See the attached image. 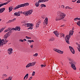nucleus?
I'll list each match as a JSON object with an SVG mask.
<instances>
[{"instance_id": "f257e3e1", "label": "nucleus", "mask_w": 80, "mask_h": 80, "mask_svg": "<svg viewBox=\"0 0 80 80\" xmlns=\"http://www.w3.org/2000/svg\"><path fill=\"white\" fill-rule=\"evenodd\" d=\"M58 13L59 16L56 18V21L61 20L62 19H63L65 18V17L66 16V15L65 13L61 12H59Z\"/></svg>"}, {"instance_id": "f03ea898", "label": "nucleus", "mask_w": 80, "mask_h": 80, "mask_svg": "<svg viewBox=\"0 0 80 80\" xmlns=\"http://www.w3.org/2000/svg\"><path fill=\"white\" fill-rule=\"evenodd\" d=\"M73 31H70L69 32V35H68L66 36L65 38V40L66 42L68 43V44H70V42H69V40H70V38L71 37V35H73Z\"/></svg>"}, {"instance_id": "7ed1b4c3", "label": "nucleus", "mask_w": 80, "mask_h": 80, "mask_svg": "<svg viewBox=\"0 0 80 80\" xmlns=\"http://www.w3.org/2000/svg\"><path fill=\"white\" fill-rule=\"evenodd\" d=\"M29 5V3H27L18 5V6L14 8V10H17V9H18V8H21V7H26V6H27V5Z\"/></svg>"}, {"instance_id": "20e7f679", "label": "nucleus", "mask_w": 80, "mask_h": 80, "mask_svg": "<svg viewBox=\"0 0 80 80\" xmlns=\"http://www.w3.org/2000/svg\"><path fill=\"white\" fill-rule=\"evenodd\" d=\"M49 0H39L38 1V2H36L35 3V5L36 7H39L40 5V4L39 3L43 2H48Z\"/></svg>"}, {"instance_id": "39448f33", "label": "nucleus", "mask_w": 80, "mask_h": 80, "mask_svg": "<svg viewBox=\"0 0 80 80\" xmlns=\"http://www.w3.org/2000/svg\"><path fill=\"white\" fill-rule=\"evenodd\" d=\"M69 62L70 64L71 65V67L75 70H76V68L75 67V65L74 64V61L72 60H70Z\"/></svg>"}, {"instance_id": "423d86ee", "label": "nucleus", "mask_w": 80, "mask_h": 80, "mask_svg": "<svg viewBox=\"0 0 80 80\" xmlns=\"http://www.w3.org/2000/svg\"><path fill=\"white\" fill-rule=\"evenodd\" d=\"M3 42H4V44H6L7 42H8V40H6V39H3L2 41L0 40V47L3 45Z\"/></svg>"}, {"instance_id": "0eeeda50", "label": "nucleus", "mask_w": 80, "mask_h": 80, "mask_svg": "<svg viewBox=\"0 0 80 80\" xmlns=\"http://www.w3.org/2000/svg\"><path fill=\"white\" fill-rule=\"evenodd\" d=\"M27 27H29V28H28V29L29 30L30 29V30H32L33 29V24H30V23H27L25 24V25H27Z\"/></svg>"}, {"instance_id": "6e6552de", "label": "nucleus", "mask_w": 80, "mask_h": 80, "mask_svg": "<svg viewBox=\"0 0 80 80\" xmlns=\"http://www.w3.org/2000/svg\"><path fill=\"white\" fill-rule=\"evenodd\" d=\"M54 51L55 52H58L59 53H60V54H63V51H60L58 49H54Z\"/></svg>"}, {"instance_id": "1a4fd4ad", "label": "nucleus", "mask_w": 80, "mask_h": 80, "mask_svg": "<svg viewBox=\"0 0 80 80\" xmlns=\"http://www.w3.org/2000/svg\"><path fill=\"white\" fill-rule=\"evenodd\" d=\"M8 52L9 55H11L13 53V49L9 48L8 50Z\"/></svg>"}, {"instance_id": "9d476101", "label": "nucleus", "mask_w": 80, "mask_h": 80, "mask_svg": "<svg viewBox=\"0 0 80 80\" xmlns=\"http://www.w3.org/2000/svg\"><path fill=\"white\" fill-rule=\"evenodd\" d=\"M69 48L72 53H73V54H74L75 53V50H74L73 48L71 46H69Z\"/></svg>"}, {"instance_id": "9b49d317", "label": "nucleus", "mask_w": 80, "mask_h": 80, "mask_svg": "<svg viewBox=\"0 0 80 80\" xmlns=\"http://www.w3.org/2000/svg\"><path fill=\"white\" fill-rule=\"evenodd\" d=\"M44 25H47L48 23V18H46L44 20V21L43 23Z\"/></svg>"}, {"instance_id": "f8f14e48", "label": "nucleus", "mask_w": 80, "mask_h": 80, "mask_svg": "<svg viewBox=\"0 0 80 80\" xmlns=\"http://www.w3.org/2000/svg\"><path fill=\"white\" fill-rule=\"evenodd\" d=\"M14 16L19 17V16H20V14H19L18 12H16L14 13Z\"/></svg>"}, {"instance_id": "ddd939ff", "label": "nucleus", "mask_w": 80, "mask_h": 80, "mask_svg": "<svg viewBox=\"0 0 80 80\" xmlns=\"http://www.w3.org/2000/svg\"><path fill=\"white\" fill-rule=\"evenodd\" d=\"M53 33L57 37H58V35H59V33H58L57 31H54Z\"/></svg>"}, {"instance_id": "4468645a", "label": "nucleus", "mask_w": 80, "mask_h": 80, "mask_svg": "<svg viewBox=\"0 0 80 80\" xmlns=\"http://www.w3.org/2000/svg\"><path fill=\"white\" fill-rule=\"evenodd\" d=\"M22 14L25 15V16H28V15H28V11H25L24 12H23Z\"/></svg>"}, {"instance_id": "2eb2a0df", "label": "nucleus", "mask_w": 80, "mask_h": 80, "mask_svg": "<svg viewBox=\"0 0 80 80\" xmlns=\"http://www.w3.org/2000/svg\"><path fill=\"white\" fill-rule=\"evenodd\" d=\"M5 10V8L0 9V13H3V12H4Z\"/></svg>"}, {"instance_id": "dca6fc26", "label": "nucleus", "mask_w": 80, "mask_h": 80, "mask_svg": "<svg viewBox=\"0 0 80 80\" xmlns=\"http://www.w3.org/2000/svg\"><path fill=\"white\" fill-rule=\"evenodd\" d=\"M28 14L29 15H30L32 13V12H33V10L32 9L28 11Z\"/></svg>"}, {"instance_id": "f3484780", "label": "nucleus", "mask_w": 80, "mask_h": 80, "mask_svg": "<svg viewBox=\"0 0 80 80\" xmlns=\"http://www.w3.org/2000/svg\"><path fill=\"white\" fill-rule=\"evenodd\" d=\"M16 20V18H15L12 20H9L8 22L7 23H11L12 22H14V21H15V20Z\"/></svg>"}, {"instance_id": "a211bd4d", "label": "nucleus", "mask_w": 80, "mask_h": 80, "mask_svg": "<svg viewBox=\"0 0 80 80\" xmlns=\"http://www.w3.org/2000/svg\"><path fill=\"white\" fill-rule=\"evenodd\" d=\"M40 21H39L38 23H37L36 27H37L38 28L39 27V25H40Z\"/></svg>"}, {"instance_id": "6ab92c4d", "label": "nucleus", "mask_w": 80, "mask_h": 80, "mask_svg": "<svg viewBox=\"0 0 80 80\" xmlns=\"http://www.w3.org/2000/svg\"><path fill=\"white\" fill-rule=\"evenodd\" d=\"M8 37H9V35H8L7 33H6L4 36V39H6V38H8Z\"/></svg>"}, {"instance_id": "aec40b11", "label": "nucleus", "mask_w": 80, "mask_h": 80, "mask_svg": "<svg viewBox=\"0 0 80 80\" xmlns=\"http://www.w3.org/2000/svg\"><path fill=\"white\" fill-rule=\"evenodd\" d=\"M12 9H13V7L11 6L9 8V12H10L11 11H12Z\"/></svg>"}, {"instance_id": "412c9836", "label": "nucleus", "mask_w": 80, "mask_h": 80, "mask_svg": "<svg viewBox=\"0 0 80 80\" xmlns=\"http://www.w3.org/2000/svg\"><path fill=\"white\" fill-rule=\"evenodd\" d=\"M31 66H32L31 64V63H30L26 66V68H28V67H31Z\"/></svg>"}, {"instance_id": "4be33fe9", "label": "nucleus", "mask_w": 80, "mask_h": 80, "mask_svg": "<svg viewBox=\"0 0 80 80\" xmlns=\"http://www.w3.org/2000/svg\"><path fill=\"white\" fill-rule=\"evenodd\" d=\"M16 30H18V31H20V27H16Z\"/></svg>"}, {"instance_id": "5701e85b", "label": "nucleus", "mask_w": 80, "mask_h": 80, "mask_svg": "<svg viewBox=\"0 0 80 80\" xmlns=\"http://www.w3.org/2000/svg\"><path fill=\"white\" fill-rule=\"evenodd\" d=\"M31 65V66H33V65H34L35 63H36V62H34L32 63H30Z\"/></svg>"}, {"instance_id": "b1692460", "label": "nucleus", "mask_w": 80, "mask_h": 80, "mask_svg": "<svg viewBox=\"0 0 80 80\" xmlns=\"http://www.w3.org/2000/svg\"><path fill=\"white\" fill-rule=\"evenodd\" d=\"M11 32H12V31H10L7 33L8 35L9 36H10V35H11Z\"/></svg>"}, {"instance_id": "393cba45", "label": "nucleus", "mask_w": 80, "mask_h": 80, "mask_svg": "<svg viewBox=\"0 0 80 80\" xmlns=\"http://www.w3.org/2000/svg\"><path fill=\"white\" fill-rule=\"evenodd\" d=\"M28 42H30V43H32V42H34V41L33 40H28Z\"/></svg>"}, {"instance_id": "a878e982", "label": "nucleus", "mask_w": 80, "mask_h": 80, "mask_svg": "<svg viewBox=\"0 0 80 80\" xmlns=\"http://www.w3.org/2000/svg\"><path fill=\"white\" fill-rule=\"evenodd\" d=\"M42 7H46V5L44 4H42L41 5Z\"/></svg>"}, {"instance_id": "bb28decb", "label": "nucleus", "mask_w": 80, "mask_h": 80, "mask_svg": "<svg viewBox=\"0 0 80 80\" xmlns=\"http://www.w3.org/2000/svg\"><path fill=\"white\" fill-rule=\"evenodd\" d=\"M25 77H26V79H27V78H28V74H26Z\"/></svg>"}, {"instance_id": "cd10ccee", "label": "nucleus", "mask_w": 80, "mask_h": 80, "mask_svg": "<svg viewBox=\"0 0 80 80\" xmlns=\"http://www.w3.org/2000/svg\"><path fill=\"white\" fill-rule=\"evenodd\" d=\"M77 25H79V27H80V21H78L77 23Z\"/></svg>"}, {"instance_id": "c85d7f7f", "label": "nucleus", "mask_w": 80, "mask_h": 80, "mask_svg": "<svg viewBox=\"0 0 80 80\" xmlns=\"http://www.w3.org/2000/svg\"><path fill=\"white\" fill-rule=\"evenodd\" d=\"M7 75L5 74H3L2 75V77H7Z\"/></svg>"}, {"instance_id": "c756f323", "label": "nucleus", "mask_w": 80, "mask_h": 80, "mask_svg": "<svg viewBox=\"0 0 80 80\" xmlns=\"http://www.w3.org/2000/svg\"><path fill=\"white\" fill-rule=\"evenodd\" d=\"M33 56H34V57H37L38 56V53H36L35 54L33 55Z\"/></svg>"}, {"instance_id": "7c9ffc66", "label": "nucleus", "mask_w": 80, "mask_h": 80, "mask_svg": "<svg viewBox=\"0 0 80 80\" xmlns=\"http://www.w3.org/2000/svg\"><path fill=\"white\" fill-rule=\"evenodd\" d=\"M61 37H63V38L65 37V35L64 34H61Z\"/></svg>"}, {"instance_id": "2f4dec72", "label": "nucleus", "mask_w": 80, "mask_h": 80, "mask_svg": "<svg viewBox=\"0 0 80 80\" xmlns=\"http://www.w3.org/2000/svg\"><path fill=\"white\" fill-rule=\"evenodd\" d=\"M55 40L54 38H52L49 40L50 41H53Z\"/></svg>"}, {"instance_id": "473e14b6", "label": "nucleus", "mask_w": 80, "mask_h": 80, "mask_svg": "<svg viewBox=\"0 0 80 80\" xmlns=\"http://www.w3.org/2000/svg\"><path fill=\"white\" fill-rule=\"evenodd\" d=\"M74 21H77V20H78V18H75L74 19Z\"/></svg>"}, {"instance_id": "72a5a7b5", "label": "nucleus", "mask_w": 80, "mask_h": 80, "mask_svg": "<svg viewBox=\"0 0 80 80\" xmlns=\"http://www.w3.org/2000/svg\"><path fill=\"white\" fill-rule=\"evenodd\" d=\"M35 72L33 71L32 72V76H34V75H35Z\"/></svg>"}, {"instance_id": "f704fd0d", "label": "nucleus", "mask_w": 80, "mask_h": 80, "mask_svg": "<svg viewBox=\"0 0 80 80\" xmlns=\"http://www.w3.org/2000/svg\"><path fill=\"white\" fill-rule=\"evenodd\" d=\"M26 38L27 39H31V38L27 36H26Z\"/></svg>"}, {"instance_id": "c9c22d12", "label": "nucleus", "mask_w": 80, "mask_h": 80, "mask_svg": "<svg viewBox=\"0 0 80 80\" xmlns=\"http://www.w3.org/2000/svg\"><path fill=\"white\" fill-rule=\"evenodd\" d=\"M12 77H9L7 79L8 80H12Z\"/></svg>"}, {"instance_id": "e433bc0d", "label": "nucleus", "mask_w": 80, "mask_h": 80, "mask_svg": "<svg viewBox=\"0 0 80 80\" xmlns=\"http://www.w3.org/2000/svg\"><path fill=\"white\" fill-rule=\"evenodd\" d=\"M7 3H8L7 2H6L5 3H3L2 4V6H3V5H5L7 4Z\"/></svg>"}, {"instance_id": "4c0bfd02", "label": "nucleus", "mask_w": 80, "mask_h": 80, "mask_svg": "<svg viewBox=\"0 0 80 80\" xmlns=\"http://www.w3.org/2000/svg\"><path fill=\"white\" fill-rule=\"evenodd\" d=\"M61 8L63 9L65 8V6L64 5H62L61 6Z\"/></svg>"}, {"instance_id": "58836bf2", "label": "nucleus", "mask_w": 80, "mask_h": 80, "mask_svg": "<svg viewBox=\"0 0 80 80\" xmlns=\"http://www.w3.org/2000/svg\"><path fill=\"white\" fill-rule=\"evenodd\" d=\"M41 67L42 68V67H45V66L44 65H41Z\"/></svg>"}, {"instance_id": "ea45409f", "label": "nucleus", "mask_w": 80, "mask_h": 80, "mask_svg": "<svg viewBox=\"0 0 80 80\" xmlns=\"http://www.w3.org/2000/svg\"><path fill=\"white\" fill-rule=\"evenodd\" d=\"M3 30H4V28H3L1 29L0 30V33H1V32H2L3 31Z\"/></svg>"}, {"instance_id": "a19ab883", "label": "nucleus", "mask_w": 80, "mask_h": 80, "mask_svg": "<svg viewBox=\"0 0 80 80\" xmlns=\"http://www.w3.org/2000/svg\"><path fill=\"white\" fill-rule=\"evenodd\" d=\"M19 42H23V40L22 39H20L19 40Z\"/></svg>"}, {"instance_id": "79ce46f5", "label": "nucleus", "mask_w": 80, "mask_h": 80, "mask_svg": "<svg viewBox=\"0 0 80 80\" xmlns=\"http://www.w3.org/2000/svg\"><path fill=\"white\" fill-rule=\"evenodd\" d=\"M42 18L44 19L45 18V16L44 15L42 16Z\"/></svg>"}, {"instance_id": "37998d69", "label": "nucleus", "mask_w": 80, "mask_h": 80, "mask_svg": "<svg viewBox=\"0 0 80 80\" xmlns=\"http://www.w3.org/2000/svg\"><path fill=\"white\" fill-rule=\"evenodd\" d=\"M18 12H19V14H22V13H23V12H22V11H19Z\"/></svg>"}, {"instance_id": "c03bdc74", "label": "nucleus", "mask_w": 80, "mask_h": 80, "mask_svg": "<svg viewBox=\"0 0 80 80\" xmlns=\"http://www.w3.org/2000/svg\"><path fill=\"white\" fill-rule=\"evenodd\" d=\"M77 3H80V0H78L77 1Z\"/></svg>"}, {"instance_id": "a18cd8bd", "label": "nucleus", "mask_w": 80, "mask_h": 80, "mask_svg": "<svg viewBox=\"0 0 80 80\" xmlns=\"http://www.w3.org/2000/svg\"><path fill=\"white\" fill-rule=\"evenodd\" d=\"M12 30H17V29L16 28H13L12 29Z\"/></svg>"}, {"instance_id": "49530a36", "label": "nucleus", "mask_w": 80, "mask_h": 80, "mask_svg": "<svg viewBox=\"0 0 80 80\" xmlns=\"http://www.w3.org/2000/svg\"><path fill=\"white\" fill-rule=\"evenodd\" d=\"M68 8V6H66L65 7V9L66 10V9H67V8Z\"/></svg>"}, {"instance_id": "de8ad7c7", "label": "nucleus", "mask_w": 80, "mask_h": 80, "mask_svg": "<svg viewBox=\"0 0 80 80\" xmlns=\"http://www.w3.org/2000/svg\"><path fill=\"white\" fill-rule=\"evenodd\" d=\"M8 29H6L5 31L4 32H8Z\"/></svg>"}, {"instance_id": "09e8293b", "label": "nucleus", "mask_w": 80, "mask_h": 80, "mask_svg": "<svg viewBox=\"0 0 80 80\" xmlns=\"http://www.w3.org/2000/svg\"><path fill=\"white\" fill-rule=\"evenodd\" d=\"M8 29H6L5 31L4 32H8Z\"/></svg>"}, {"instance_id": "8fccbe9b", "label": "nucleus", "mask_w": 80, "mask_h": 80, "mask_svg": "<svg viewBox=\"0 0 80 80\" xmlns=\"http://www.w3.org/2000/svg\"><path fill=\"white\" fill-rule=\"evenodd\" d=\"M30 47H31V48H33V45H31Z\"/></svg>"}, {"instance_id": "3c124183", "label": "nucleus", "mask_w": 80, "mask_h": 80, "mask_svg": "<svg viewBox=\"0 0 80 80\" xmlns=\"http://www.w3.org/2000/svg\"><path fill=\"white\" fill-rule=\"evenodd\" d=\"M32 77H31L28 80H32Z\"/></svg>"}, {"instance_id": "603ef678", "label": "nucleus", "mask_w": 80, "mask_h": 80, "mask_svg": "<svg viewBox=\"0 0 80 80\" xmlns=\"http://www.w3.org/2000/svg\"><path fill=\"white\" fill-rule=\"evenodd\" d=\"M10 2V1L9 0V1H8L7 2H6L7 3H7V4H8V3H9V2Z\"/></svg>"}, {"instance_id": "864d4df0", "label": "nucleus", "mask_w": 80, "mask_h": 80, "mask_svg": "<svg viewBox=\"0 0 80 80\" xmlns=\"http://www.w3.org/2000/svg\"><path fill=\"white\" fill-rule=\"evenodd\" d=\"M10 29H11L10 28H8V30L9 31V30H10Z\"/></svg>"}, {"instance_id": "5fc2aeb1", "label": "nucleus", "mask_w": 80, "mask_h": 80, "mask_svg": "<svg viewBox=\"0 0 80 80\" xmlns=\"http://www.w3.org/2000/svg\"><path fill=\"white\" fill-rule=\"evenodd\" d=\"M2 6H3L2 4H0V8L1 7H2Z\"/></svg>"}, {"instance_id": "6e6d98bb", "label": "nucleus", "mask_w": 80, "mask_h": 80, "mask_svg": "<svg viewBox=\"0 0 80 80\" xmlns=\"http://www.w3.org/2000/svg\"><path fill=\"white\" fill-rule=\"evenodd\" d=\"M76 1V0L75 1H73V0L72 1V2H75Z\"/></svg>"}, {"instance_id": "4d7b16f0", "label": "nucleus", "mask_w": 80, "mask_h": 80, "mask_svg": "<svg viewBox=\"0 0 80 80\" xmlns=\"http://www.w3.org/2000/svg\"><path fill=\"white\" fill-rule=\"evenodd\" d=\"M61 27H65V26L64 25H62L61 26Z\"/></svg>"}, {"instance_id": "13d9d810", "label": "nucleus", "mask_w": 80, "mask_h": 80, "mask_svg": "<svg viewBox=\"0 0 80 80\" xmlns=\"http://www.w3.org/2000/svg\"><path fill=\"white\" fill-rule=\"evenodd\" d=\"M24 40H25V41H27V40L26 39H24Z\"/></svg>"}, {"instance_id": "bf43d9fd", "label": "nucleus", "mask_w": 80, "mask_h": 80, "mask_svg": "<svg viewBox=\"0 0 80 80\" xmlns=\"http://www.w3.org/2000/svg\"><path fill=\"white\" fill-rule=\"evenodd\" d=\"M26 78V77H25V76L24 78V80H25V78Z\"/></svg>"}, {"instance_id": "052dcab7", "label": "nucleus", "mask_w": 80, "mask_h": 80, "mask_svg": "<svg viewBox=\"0 0 80 80\" xmlns=\"http://www.w3.org/2000/svg\"><path fill=\"white\" fill-rule=\"evenodd\" d=\"M78 20H80V18H78Z\"/></svg>"}, {"instance_id": "680f3d73", "label": "nucleus", "mask_w": 80, "mask_h": 80, "mask_svg": "<svg viewBox=\"0 0 80 80\" xmlns=\"http://www.w3.org/2000/svg\"><path fill=\"white\" fill-rule=\"evenodd\" d=\"M66 73H67V74H68V72H66Z\"/></svg>"}, {"instance_id": "e2e57ef3", "label": "nucleus", "mask_w": 80, "mask_h": 80, "mask_svg": "<svg viewBox=\"0 0 80 80\" xmlns=\"http://www.w3.org/2000/svg\"><path fill=\"white\" fill-rule=\"evenodd\" d=\"M70 8V9H72V8Z\"/></svg>"}, {"instance_id": "0e129e2a", "label": "nucleus", "mask_w": 80, "mask_h": 80, "mask_svg": "<svg viewBox=\"0 0 80 80\" xmlns=\"http://www.w3.org/2000/svg\"><path fill=\"white\" fill-rule=\"evenodd\" d=\"M1 20H2V19H0V22L1 21Z\"/></svg>"}, {"instance_id": "69168bd1", "label": "nucleus", "mask_w": 80, "mask_h": 80, "mask_svg": "<svg viewBox=\"0 0 80 80\" xmlns=\"http://www.w3.org/2000/svg\"><path fill=\"white\" fill-rule=\"evenodd\" d=\"M70 8H69V9H70Z\"/></svg>"}, {"instance_id": "338daca9", "label": "nucleus", "mask_w": 80, "mask_h": 80, "mask_svg": "<svg viewBox=\"0 0 80 80\" xmlns=\"http://www.w3.org/2000/svg\"><path fill=\"white\" fill-rule=\"evenodd\" d=\"M6 0V1H7V0Z\"/></svg>"}, {"instance_id": "774afa93", "label": "nucleus", "mask_w": 80, "mask_h": 80, "mask_svg": "<svg viewBox=\"0 0 80 80\" xmlns=\"http://www.w3.org/2000/svg\"><path fill=\"white\" fill-rule=\"evenodd\" d=\"M79 70H80V69H79Z\"/></svg>"}]
</instances>
